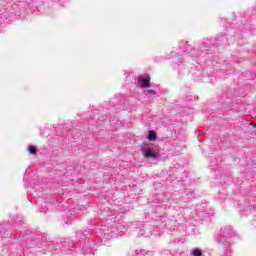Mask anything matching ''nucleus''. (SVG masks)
Masks as SVG:
<instances>
[{
    "label": "nucleus",
    "instance_id": "1",
    "mask_svg": "<svg viewBox=\"0 0 256 256\" xmlns=\"http://www.w3.org/2000/svg\"><path fill=\"white\" fill-rule=\"evenodd\" d=\"M235 235V232L230 227L222 229L218 235V243L223 246V249L231 247V237Z\"/></svg>",
    "mask_w": 256,
    "mask_h": 256
},
{
    "label": "nucleus",
    "instance_id": "2",
    "mask_svg": "<svg viewBox=\"0 0 256 256\" xmlns=\"http://www.w3.org/2000/svg\"><path fill=\"white\" fill-rule=\"evenodd\" d=\"M141 151L146 159H153V161H157L160 157L158 153L153 152V144L142 146Z\"/></svg>",
    "mask_w": 256,
    "mask_h": 256
},
{
    "label": "nucleus",
    "instance_id": "3",
    "mask_svg": "<svg viewBox=\"0 0 256 256\" xmlns=\"http://www.w3.org/2000/svg\"><path fill=\"white\" fill-rule=\"evenodd\" d=\"M138 83H140V87H143L144 89H147V87H150L151 85V77L146 76L144 78H139Z\"/></svg>",
    "mask_w": 256,
    "mask_h": 256
},
{
    "label": "nucleus",
    "instance_id": "4",
    "mask_svg": "<svg viewBox=\"0 0 256 256\" xmlns=\"http://www.w3.org/2000/svg\"><path fill=\"white\" fill-rule=\"evenodd\" d=\"M139 235H142V237H151L153 235V232L151 231V226L144 227L139 231Z\"/></svg>",
    "mask_w": 256,
    "mask_h": 256
},
{
    "label": "nucleus",
    "instance_id": "5",
    "mask_svg": "<svg viewBox=\"0 0 256 256\" xmlns=\"http://www.w3.org/2000/svg\"><path fill=\"white\" fill-rule=\"evenodd\" d=\"M171 57L174 59V63H183V58H179V53L172 52Z\"/></svg>",
    "mask_w": 256,
    "mask_h": 256
},
{
    "label": "nucleus",
    "instance_id": "6",
    "mask_svg": "<svg viewBox=\"0 0 256 256\" xmlns=\"http://www.w3.org/2000/svg\"><path fill=\"white\" fill-rule=\"evenodd\" d=\"M155 139H157V133H155V131L151 130L148 133V141H155Z\"/></svg>",
    "mask_w": 256,
    "mask_h": 256
},
{
    "label": "nucleus",
    "instance_id": "7",
    "mask_svg": "<svg viewBox=\"0 0 256 256\" xmlns=\"http://www.w3.org/2000/svg\"><path fill=\"white\" fill-rule=\"evenodd\" d=\"M28 152H29L30 155H37V147L33 146V145H30L28 147Z\"/></svg>",
    "mask_w": 256,
    "mask_h": 256
},
{
    "label": "nucleus",
    "instance_id": "8",
    "mask_svg": "<svg viewBox=\"0 0 256 256\" xmlns=\"http://www.w3.org/2000/svg\"><path fill=\"white\" fill-rule=\"evenodd\" d=\"M192 255L193 256H202L203 253L199 249L195 248L192 250Z\"/></svg>",
    "mask_w": 256,
    "mask_h": 256
},
{
    "label": "nucleus",
    "instance_id": "9",
    "mask_svg": "<svg viewBox=\"0 0 256 256\" xmlns=\"http://www.w3.org/2000/svg\"><path fill=\"white\" fill-rule=\"evenodd\" d=\"M147 93H149L150 95H157V91H155L153 89H148Z\"/></svg>",
    "mask_w": 256,
    "mask_h": 256
}]
</instances>
